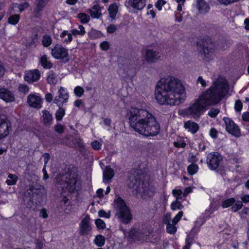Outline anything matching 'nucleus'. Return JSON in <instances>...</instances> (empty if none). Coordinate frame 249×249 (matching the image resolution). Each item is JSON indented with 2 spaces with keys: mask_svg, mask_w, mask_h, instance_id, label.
Here are the masks:
<instances>
[{
  "mask_svg": "<svg viewBox=\"0 0 249 249\" xmlns=\"http://www.w3.org/2000/svg\"><path fill=\"white\" fill-rule=\"evenodd\" d=\"M185 89L180 81L174 77L160 79L157 84L155 97L160 105H178L185 100Z\"/></svg>",
  "mask_w": 249,
  "mask_h": 249,
  "instance_id": "obj_1",
  "label": "nucleus"
},
{
  "mask_svg": "<svg viewBox=\"0 0 249 249\" xmlns=\"http://www.w3.org/2000/svg\"><path fill=\"white\" fill-rule=\"evenodd\" d=\"M127 115L130 126L140 134L148 137L156 136L159 133L160 124L147 110L131 107Z\"/></svg>",
  "mask_w": 249,
  "mask_h": 249,
  "instance_id": "obj_2",
  "label": "nucleus"
},
{
  "mask_svg": "<svg viewBox=\"0 0 249 249\" xmlns=\"http://www.w3.org/2000/svg\"><path fill=\"white\" fill-rule=\"evenodd\" d=\"M228 91V84L217 79L209 89L202 92L199 97L205 105H216L225 97Z\"/></svg>",
  "mask_w": 249,
  "mask_h": 249,
  "instance_id": "obj_3",
  "label": "nucleus"
},
{
  "mask_svg": "<svg viewBox=\"0 0 249 249\" xmlns=\"http://www.w3.org/2000/svg\"><path fill=\"white\" fill-rule=\"evenodd\" d=\"M133 180L132 181L134 186L136 188L142 198L152 197L155 193V187L150 183L149 178H146L144 171L140 168L132 171Z\"/></svg>",
  "mask_w": 249,
  "mask_h": 249,
  "instance_id": "obj_4",
  "label": "nucleus"
},
{
  "mask_svg": "<svg viewBox=\"0 0 249 249\" xmlns=\"http://www.w3.org/2000/svg\"><path fill=\"white\" fill-rule=\"evenodd\" d=\"M59 183L63 186L64 192L71 194H79L82 190V181L79 176L77 169L69 168L67 172L62 176L61 182L57 179Z\"/></svg>",
  "mask_w": 249,
  "mask_h": 249,
  "instance_id": "obj_5",
  "label": "nucleus"
},
{
  "mask_svg": "<svg viewBox=\"0 0 249 249\" xmlns=\"http://www.w3.org/2000/svg\"><path fill=\"white\" fill-rule=\"evenodd\" d=\"M115 215L123 223L128 224L132 220V214L125 201L119 195H116L113 204Z\"/></svg>",
  "mask_w": 249,
  "mask_h": 249,
  "instance_id": "obj_6",
  "label": "nucleus"
},
{
  "mask_svg": "<svg viewBox=\"0 0 249 249\" xmlns=\"http://www.w3.org/2000/svg\"><path fill=\"white\" fill-rule=\"evenodd\" d=\"M209 41V37H199L196 42L197 46L200 49V53L203 54V60L207 62L212 61L213 58L214 49L213 47L205 46Z\"/></svg>",
  "mask_w": 249,
  "mask_h": 249,
  "instance_id": "obj_7",
  "label": "nucleus"
},
{
  "mask_svg": "<svg viewBox=\"0 0 249 249\" xmlns=\"http://www.w3.org/2000/svg\"><path fill=\"white\" fill-rule=\"evenodd\" d=\"M202 102V100L198 98L188 108L190 113L194 118H199L205 111V107H207Z\"/></svg>",
  "mask_w": 249,
  "mask_h": 249,
  "instance_id": "obj_8",
  "label": "nucleus"
},
{
  "mask_svg": "<svg viewBox=\"0 0 249 249\" xmlns=\"http://www.w3.org/2000/svg\"><path fill=\"white\" fill-rule=\"evenodd\" d=\"M223 121L225 124L226 130L230 134L236 137H238L241 135L240 129L238 125L229 117H224Z\"/></svg>",
  "mask_w": 249,
  "mask_h": 249,
  "instance_id": "obj_9",
  "label": "nucleus"
},
{
  "mask_svg": "<svg viewBox=\"0 0 249 249\" xmlns=\"http://www.w3.org/2000/svg\"><path fill=\"white\" fill-rule=\"evenodd\" d=\"M69 96L67 90L61 87L58 90V96H56L54 100V103L59 107H62L64 103L68 102Z\"/></svg>",
  "mask_w": 249,
  "mask_h": 249,
  "instance_id": "obj_10",
  "label": "nucleus"
},
{
  "mask_svg": "<svg viewBox=\"0 0 249 249\" xmlns=\"http://www.w3.org/2000/svg\"><path fill=\"white\" fill-rule=\"evenodd\" d=\"M51 53L53 57L57 59L66 58L69 60L68 50L63 47L55 46L52 49Z\"/></svg>",
  "mask_w": 249,
  "mask_h": 249,
  "instance_id": "obj_11",
  "label": "nucleus"
},
{
  "mask_svg": "<svg viewBox=\"0 0 249 249\" xmlns=\"http://www.w3.org/2000/svg\"><path fill=\"white\" fill-rule=\"evenodd\" d=\"M41 75L38 70L34 69L27 71L24 75V79L28 84L37 82L40 78Z\"/></svg>",
  "mask_w": 249,
  "mask_h": 249,
  "instance_id": "obj_12",
  "label": "nucleus"
},
{
  "mask_svg": "<svg viewBox=\"0 0 249 249\" xmlns=\"http://www.w3.org/2000/svg\"><path fill=\"white\" fill-rule=\"evenodd\" d=\"M89 215L87 214L85 217L81 220L80 223V234L81 235H85L89 234L91 231V226L90 224Z\"/></svg>",
  "mask_w": 249,
  "mask_h": 249,
  "instance_id": "obj_13",
  "label": "nucleus"
},
{
  "mask_svg": "<svg viewBox=\"0 0 249 249\" xmlns=\"http://www.w3.org/2000/svg\"><path fill=\"white\" fill-rule=\"evenodd\" d=\"M145 59L148 63H155L160 59L159 53L152 49H146L145 53Z\"/></svg>",
  "mask_w": 249,
  "mask_h": 249,
  "instance_id": "obj_14",
  "label": "nucleus"
},
{
  "mask_svg": "<svg viewBox=\"0 0 249 249\" xmlns=\"http://www.w3.org/2000/svg\"><path fill=\"white\" fill-rule=\"evenodd\" d=\"M42 102L41 98L38 95L31 94L28 96L27 103L31 107L40 108L42 107Z\"/></svg>",
  "mask_w": 249,
  "mask_h": 249,
  "instance_id": "obj_15",
  "label": "nucleus"
},
{
  "mask_svg": "<svg viewBox=\"0 0 249 249\" xmlns=\"http://www.w3.org/2000/svg\"><path fill=\"white\" fill-rule=\"evenodd\" d=\"M207 163L209 168L215 170L219 166L220 162L223 160V157H207Z\"/></svg>",
  "mask_w": 249,
  "mask_h": 249,
  "instance_id": "obj_16",
  "label": "nucleus"
},
{
  "mask_svg": "<svg viewBox=\"0 0 249 249\" xmlns=\"http://www.w3.org/2000/svg\"><path fill=\"white\" fill-rule=\"evenodd\" d=\"M143 237V233L139 229L132 228L128 232V238L133 241H140Z\"/></svg>",
  "mask_w": 249,
  "mask_h": 249,
  "instance_id": "obj_17",
  "label": "nucleus"
},
{
  "mask_svg": "<svg viewBox=\"0 0 249 249\" xmlns=\"http://www.w3.org/2000/svg\"><path fill=\"white\" fill-rule=\"evenodd\" d=\"M0 98L6 102H12L15 99L14 94L6 88L0 89Z\"/></svg>",
  "mask_w": 249,
  "mask_h": 249,
  "instance_id": "obj_18",
  "label": "nucleus"
},
{
  "mask_svg": "<svg viewBox=\"0 0 249 249\" xmlns=\"http://www.w3.org/2000/svg\"><path fill=\"white\" fill-rule=\"evenodd\" d=\"M10 127V124L7 123L6 120L1 119L0 116V140L9 134Z\"/></svg>",
  "mask_w": 249,
  "mask_h": 249,
  "instance_id": "obj_19",
  "label": "nucleus"
},
{
  "mask_svg": "<svg viewBox=\"0 0 249 249\" xmlns=\"http://www.w3.org/2000/svg\"><path fill=\"white\" fill-rule=\"evenodd\" d=\"M196 8L199 14L205 15L210 10V5L205 0H197Z\"/></svg>",
  "mask_w": 249,
  "mask_h": 249,
  "instance_id": "obj_20",
  "label": "nucleus"
},
{
  "mask_svg": "<svg viewBox=\"0 0 249 249\" xmlns=\"http://www.w3.org/2000/svg\"><path fill=\"white\" fill-rule=\"evenodd\" d=\"M126 3L135 10H142L146 5V0H128Z\"/></svg>",
  "mask_w": 249,
  "mask_h": 249,
  "instance_id": "obj_21",
  "label": "nucleus"
},
{
  "mask_svg": "<svg viewBox=\"0 0 249 249\" xmlns=\"http://www.w3.org/2000/svg\"><path fill=\"white\" fill-rule=\"evenodd\" d=\"M50 0H36V7L34 9V14L36 17H38V15L40 14L43 9L48 3Z\"/></svg>",
  "mask_w": 249,
  "mask_h": 249,
  "instance_id": "obj_22",
  "label": "nucleus"
},
{
  "mask_svg": "<svg viewBox=\"0 0 249 249\" xmlns=\"http://www.w3.org/2000/svg\"><path fill=\"white\" fill-rule=\"evenodd\" d=\"M184 126L186 129L193 134L196 133L199 128V125L196 123L190 120L184 123Z\"/></svg>",
  "mask_w": 249,
  "mask_h": 249,
  "instance_id": "obj_23",
  "label": "nucleus"
},
{
  "mask_svg": "<svg viewBox=\"0 0 249 249\" xmlns=\"http://www.w3.org/2000/svg\"><path fill=\"white\" fill-rule=\"evenodd\" d=\"M88 12L90 14V17L94 19L99 18L102 15L101 8L99 4L94 5L92 9H88Z\"/></svg>",
  "mask_w": 249,
  "mask_h": 249,
  "instance_id": "obj_24",
  "label": "nucleus"
},
{
  "mask_svg": "<svg viewBox=\"0 0 249 249\" xmlns=\"http://www.w3.org/2000/svg\"><path fill=\"white\" fill-rule=\"evenodd\" d=\"M43 115L42 117V121L46 126H50L53 123V117L50 112L46 109L42 111Z\"/></svg>",
  "mask_w": 249,
  "mask_h": 249,
  "instance_id": "obj_25",
  "label": "nucleus"
},
{
  "mask_svg": "<svg viewBox=\"0 0 249 249\" xmlns=\"http://www.w3.org/2000/svg\"><path fill=\"white\" fill-rule=\"evenodd\" d=\"M39 63L44 69H50L53 67V63L48 60L46 55L41 56L39 59Z\"/></svg>",
  "mask_w": 249,
  "mask_h": 249,
  "instance_id": "obj_26",
  "label": "nucleus"
},
{
  "mask_svg": "<svg viewBox=\"0 0 249 249\" xmlns=\"http://www.w3.org/2000/svg\"><path fill=\"white\" fill-rule=\"evenodd\" d=\"M114 176V171L113 169L110 167H107L105 171L103 173V179L111 180Z\"/></svg>",
  "mask_w": 249,
  "mask_h": 249,
  "instance_id": "obj_27",
  "label": "nucleus"
},
{
  "mask_svg": "<svg viewBox=\"0 0 249 249\" xmlns=\"http://www.w3.org/2000/svg\"><path fill=\"white\" fill-rule=\"evenodd\" d=\"M20 19V16L19 14H15L10 15L7 18V22L12 25H16L18 24Z\"/></svg>",
  "mask_w": 249,
  "mask_h": 249,
  "instance_id": "obj_28",
  "label": "nucleus"
},
{
  "mask_svg": "<svg viewBox=\"0 0 249 249\" xmlns=\"http://www.w3.org/2000/svg\"><path fill=\"white\" fill-rule=\"evenodd\" d=\"M88 36L90 39H95L101 37L103 36L102 33L98 30L91 29L88 33Z\"/></svg>",
  "mask_w": 249,
  "mask_h": 249,
  "instance_id": "obj_29",
  "label": "nucleus"
},
{
  "mask_svg": "<svg viewBox=\"0 0 249 249\" xmlns=\"http://www.w3.org/2000/svg\"><path fill=\"white\" fill-rule=\"evenodd\" d=\"M196 228L194 227L190 231L189 235H187L185 239V246L191 247L193 241L194 239L195 235L196 234Z\"/></svg>",
  "mask_w": 249,
  "mask_h": 249,
  "instance_id": "obj_30",
  "label": "nucleus"
},
{
  "mask_svg": "<svg viewBox=\"0 0 249 249\" xmlns=\"http://www.w3.org/2000/svg\"><path fill=\"white\" fill-rule=\"evenodd\" d=\"M118 7L116 5L114 4H112L109 6L108 11L109 13V17L111 19H115L117 13L118 12Z\"/></svg>",
  "mask_w": 249,
  "mask_h": 249,
  "instance_id": "obj_31",
  "label": "nucleus"
},
{
  "mask_svg": "<svg viewBox=\"0 0 249 249\" xmlns=\"http://www.w3.org/2000/svg\"><path fill=\"white\" fill-rule=\"evenodd\" d=\"M18 178L16 175L9 174L8 178L6 180V183L9 186L15 185L18 181Z\"/></svg>",
  "mask_w": 249,
  "mask_h": 249,
  "instance_id": "obj_32",
  "label": "nucleus"
},
{
  "mask_svg": "<svg viewBox=\"0 0 249 249\" xmlns=\"http://www.w3.org/2000/svg\"><path fill=\"white\" fill-rule=\"evenodd\" d=\"M235 202V199L234 197L227 198L222 202L221 206L223 208H227L232 206Z\"/></svg>",
  "mask_w": 249,
  "mask_h": 249,
  "instance_id": "obj_33",
  "label": "nucleus"
},
{
  "mask_svg": "<svg viewBox=\"0 0 249 249\" xmlns=\"http://www.w3.org/2000/svg\"><path fill=\"white\" fill-rule=\"evenodd\" d=\"M174 145L177 148H184L186 145V143L183 137L178 136L177 138L176 141L174 142Z\"/></svg>",
  "mask_w": 249,
  "mask_h": 249,
  "instance_id": "obj_34",
  "label": "nucleus"
},
{
  "mask_svg": "<svg viewBox=\"0 0 249 249\" xmlns=\"http://www.w3.org/2000/svg\"><path fill=\"white\" fill-rule=\"evenodd\" d=\"M198 170L197 164L192 163L187 167V172L190 175L193 176L196 174Z\"/></svg>",
  "mask_w": 249,
  "mask_h": 249,
  "instance_id": "obj_35",
  "label": "nucleus"
},
{
  "mask_svg": "<svg viewBox=\"0 0 249 249\" xmlns=\"http://www.w3.org/2000/svg\"><path fill=\"white\" fill-rule=\"evenodd\" d=\"M94 243L98 247L101 248L105 244V238L101 234L96 235L94 239Z\"/></svg>",
  "mask_w": 249,
  "mask_h": 249,
  "instance_id": "obj_36",
  "label": "nucleus"
},
{
  "mask_svg": "<svg viewBox=\"0 0 249 249\" xmlns=\"http://www.w3.org/2000/svg\"><path fill=\"white\" fill-rule=\"evenodd\" d=\"M77 18L80 19V21L82 24L88 23L90 20L89 16L85 13H79L77 14Z\"/></svg>",
  "mask_w": 249,
  "mask_h": 249,
  "instance_id": "obj_37",
  "label": "nucleus"
},
{
  "mask_svg": "<svg viewBox=\"0 0 249 249\" xmlns=\"http://www.w3.org/2000/svg\"><path fill=\"white\" fill-rule=\"evenodd\" d=\"M68 36V37L65 39L63 41L64 42H66L67 43H70L72 39V36L71 33H69L68 31L67 30L63 31L60 35L61 38H64L66 36Z\"/></svg>",
  "mask_w": 249,
  "mask_h": 249,
  "instance_id": "obj_38",
  "label": "nucleus"
},
{
  "mask_svg": "<svg viewBox=\"0 0 249 249\" xmlns=\"http://www.w3.org/2000/svg\"><path fill=\"white\" fill-rule=\"evenodd\" d=\"M52 43L51 37L48 35H45L42 37V44L45 47H48Z\"/></svg>",
  "mask_w": 249,
  "mask_h": 249,
  "instance_id": "obj_39",
  "label": "nucleus"
},
{
  "mask_svg": "<svg viewBox=\"0 0 249 249\" xmlns=\"http://www.w3.org/2000/svg\"><path fill=\"white\" fill-rule=\"evenodd\" d=\"M184 208V206L181 202L178 200H176L172 202L171 208L172 210H181Z\"/></svg>",
  "mask_w": 249,
  "mask_h": 249,
  "instance_id": "obj_40",
  "label": "nucleus"
},
{
  "mask_svg": "<svg viewBox=\"0 0 249 249\" xmlns=\"http://www.w3.org/2000/svg\"><path fill=\"white\" fill-rule=\"evenodd\" d=\"M65 115V110L64 109L59 107L58 110H57L55 113V118L56 121H60L62 120L63 117Z\"/></svg>",
  "mask_w": 249,
  "mask_h": 249,
  "instance_id": "obj_41",
  "label": "nucleus"
},
{
  "mask_svg": "<svg viewBox=\"0 0 249 249\" xmlns=\"http://www.w3.org/2000/svg\"><path fill=\"white\" fill-rule=\"evenodd\" d=\"M47 81L48 84L51 85H55L56 84V76L53 72L52 71V73L47 76Z\"/></svg>",
  "mask_w": 249,
  "mask_h": 249,
  "instance_id": "obj_42",
  "label": "nucleus"
},
{
  "mask_svg": "<svg viewBox=\"0 0 249 249\" xmlns=\"http://www.w3.org/2000/svg\"><path fill=\"white\" fill-rule=\"evenodd\" d=\"M243 206V205L242 201H235L234 204L231 207V211L232 212L235 213L240 210L242 208Z\"/></svg>",
  "mask_w": 249,
  "mask_h": 249,
  "instance_id": "obj_43",
  "label": "nucleus"
},
{
  "mask_svg": "<svg viewBox=\"0 0 249 249\" xmlns=\"http://www.w3.org/2000/svg\"><path fill=\"white\" fill-rule=\"evenodd\" d=\"M44 157V161H45V164L47 163L48 161L50 159L51 157ZM42 172L43 174V179L46 180L49 178V176L47 173V170L46 169V165H44L43 169H42Z\"/></svg>",
  "mask_w": 249,
  "mask_h": 249,
  "instance_id": "obj_44",
  "label": "nucleus"
},
{
  "mask_svg": "<svg viewBox=\"0 0 249 249\" xmlns=\"http://www.w3.org/2000/svg\"><path fill=\"white\" fill-rule=\"evenodd\" d=\"M84 89L80 86L75 87L74 89V93L78 97H82L84 93Z\"/></svg>",
  "mask_w": 249,
  "mask_h": 249,
  "instance_id": "obj_45",
  "label": "nucleus"
},
{
  "mask_svg": "<svg viewBox=\"0 0 249 249\" xmlns=\"http://www.w3.org/2000/svg\"><path fill=\"white\" fill-rule=\"evenodd\" d=\"M176 225L172 224H168L166 226V232L169 234H173L175 233L177 231V229L175 226Z\"/></svg>",
  "mask_w": 249,
  "mask_h": 249,
  "instance_id": "obj_46",
  "label": "nucleus"
},
{
  "mask_svg": "<svg viewBox=\"0 0 249 249\" xmlns=\"http://www.w3.org/2000/svg\"><path fill=\"white\" fill-rule=\"evenodd\" d=\"M97 228L99 230H104L105 229L106 224L105 222L101 219H97L95 221Z\"/></svg>",
  "mask_w": 249,
  "mask_h": 249,
  "instance_id": "obj_47",
  "label": "nucleus"
},
{
  "mask_svg": "<svg viewBox=\"0 0 249 249\" xmlns=\"http://www.w3.org/2000/svg\"><path fill=\"white\" fill-rule=\"evenodd\" d=\"M210 217L211 216L209 215H203L199 217V218L197 220L196 222L200 227L202 226L203 224H204L206 221L208 220Z\"/></svg>",
  "mask_w": 249,
  "mask_h": 249,
  "instance_id": "obj_48",
  "label": "nucleus"
},
{
  "mask_svg": "<svg viewBox=\"0 0 249 249\" xmlns=\"http://www.w3.org/2000/svg\"><path fill=\"white\" fill-rule=\"evenodd\" d=\"M18 90L20 92H22L24 94H26L29 92V88L27 85L19 84L18 87Z\"/></svg>",
  "mask_w": 249,
  "mask_h": 249,
  "instance_id": "obj_49",
  "label": "nucleus"
},
{
  "mask_svg": "<svg viewBox=\"0 0 249 249\" xmlns=\"http://www.w3.org/2000/svg\"><path fill=\"white\" fill-rule=\"evenodd\" d=\"M30 6V4L28 2H24L22 3L18 4L17 7L20 12H22L28 9Z\"/></svg>",
  "mask_w": 249,
  "mask_h": 249,
  "instance_id": "obj_50",
  "label": "nucleus"
},
{
  "mask_svg": "<svg viewBox=\"0 0 249 249\" xmlns=\"http://www.w3.org/2000/svg\"><path fill=\"white\" fill-rule=\"evenodd\" d=\"M39 32V27L36 26L33 28V37L32 42H36L39 38L38 32Z\"/></svg>",
  "mask_w": 249,
  "mask_h": 249,
  "instance_id": "obj_51",
  "label": "nucleus"
},
{
  "mask_svg": "<svg viewBox=\"0 0 249 249\" xmlns=\"http://www.w3.org/2000/svg\"><path fill=\"white\" fill-rule=\"evenodd\" d=\"M183 214L182 211H179L176 216L173 218L172 220V223L174 225H176L181 219Z\"/></svg>",
  "mask_w": 249,
  "mask_h": 249,
  "instance_id": "obj_52",
  "label": "nucleus"
},
{
  "mask_svg": "<svg viewBox=\"0 0 249 249\" xmlns=\"http://www.w3.org/2000/svg\"><path fill=\"white\" fill-rule=\"evenodd\" d=\"M100 48L102 51H107L110 48L109 43L107 41H104L100 44Z\"/></svg>",
  "mask_w": 249,
  "mask_h": 249,
  "instance_id": "obj_53",
  "label": "nucleus"
},
{
  "mask_svg": "<svg viewBox=\"0 0 249 249\" xmlns=\"http://www.w3.org/2000/svg\"><path fill=\"white\" fill-rule=\"evenodd\" d=\"M243 108V104L241 100H237L234 104V109L236 112H240Z\"/></svg>",
  "mask_w": 249,
  "mask_h": 249,
  "instance_id": "obj_54",
  "label": "nucleus"
},
{
  "mask_svg": "<svg viewBox=\"0 0 249 249\" xmlns=\"http://www.w3.org/2000/svg\"><path fill=\"white\" fill-rule=\"evenodd\" d=\"M220 112L218 108H212L208 112V115L212 118H215Z\"/></svg>",
  "mask_w": 249,
  "mask_h": 249,
  "instance_id": "obj_55",
  "label": "nucleus"
},
{
  "mask_svg": "<svg viewBox=\"0 0 249 249\" xmlns=\"http://www.w3.org/2000/svg\"><path fill=\"white\" fill-rule=\"evenodd\" d=\"M92 148L94 150H99L101 148L102 144L97 140H94L91 143Z\"/></svg>",
  "mask_w": 249,
  "mask_h": 249,
  "instance_id": "obj_56",
  "label": "nucleus"
},
{
  "mask_svg": "<svg viewBox=\"0 0 249 249\" xmlns=\"http://www.w3.org/2000/svg\"><path fill=\"white\" fill-rule=\"evenodd\" d=\"M218 132L217 129L214 127L211 128L209 131V135L213 139H216L217 138Z\"/></svg>",
  "mask_w": 249,
  "mask_h": 249,
  "instance_id": "obj_57",
  "label": "nucleus"
},
{
  "mask_svg": "<svg viewBox=\"0 0 249 249\" xmlns=\"http://www.w3.org/2000/svg\"><path fill=\"white\" fill-rule=\"evenodd\" d=\"M173 194L175 197H176L177 200L182 199V192L180 190H173Z\"/></svg>",
  "mask_w": 249,
  "mask_h": 249,
  "instance_id": "obj_58",
  "label": "nucleus"
},
{
  "mask_svg": "<svg viewBox=\"0 0 249 249\" xmlns=\"http://www.w3.org/2000/svg\"><path fill=\"white\" fill-rule=\"evenodd\" d=\"M54 130L58 134H62L64 131V126L62 124H57L54 126Z\"/></svg>",
  "mask_w": 249,
  "mask_h": 249,
  "instance_id": "obj_59",
  "label": "nucleus"
},
{
  "mask_svg": "<svg viewBox=\"0 0 249 249\" xmlns=\"http://www.w3.org/2000/svg\"><path fill=\"white\" fill-rule=\"evenodd\" d=\"M117 30V27L114 24H110L107 28V33L109 34L114 33Z\"/></svg>",
  "mask_w": 249,
  "mask_h": 249,
  "instance_id": "obj_60",
  "label": "nucleus"
},
{
  "mask_svg": "<svg viewBox=\"0 0 249 249\" xmlns=\"http://www.w3.org/2000/svg\"><path fill=\"white\" fill-rule=\"evenodd\" d=\"M98 215L100 217L109 218L110 217V214L107 213L104 210H101L98 212Z\"/></svg>",
  "mask_w": 249,
  "mask_h": 249,
  "instance_id": "obj_61",
  "label": "nucleus"
},
{
  "mask_svg": "<svg viewBox=\"0 0 249 249\" xmlns=\"http://www.w3.org/2000/svg\"><path fill=\"white\" fill-rule=\"evenodd\" d=\"M5 68L4 64L0 60V79L3 76L5 72Z\"/></svg>",
  "mask_w": 249,
  "mask_h": 249,
  "instance_id": "obj_62",
  "label": "nucleus"
},
{
  "mask_svg": "<svg viewBox=\"0 0 249 249\" xmlns=\"http://www.w3.org/2000/svg\"><path fill=\"white\" fill-rule=\"evenodd\" d=\"M197 83H200L202 87L205 88L206 87V83L205 80H204L202 76H198L197 81Z\"/></svg>",
  "mask_w": 249,
  "mask_h": 249,
  "instance_id": "obj_63",
  "label": "nucleus"
},
{
  "mask_svg": "<svg viewBox=\"0 0 249 249\" xmlns=\"http://www.w3.org/2000/svg\"><path fill=\"white\" fill-rule=\"evenodd\" d=\"M242 119L245 122H249V112L246 111L243 113Z\"/></svg>",
  "mask_w": 249,
  "mask_h": 249,
  "instance_id": "obj_64",
  "label": "nucleus"
}]
</instances>
